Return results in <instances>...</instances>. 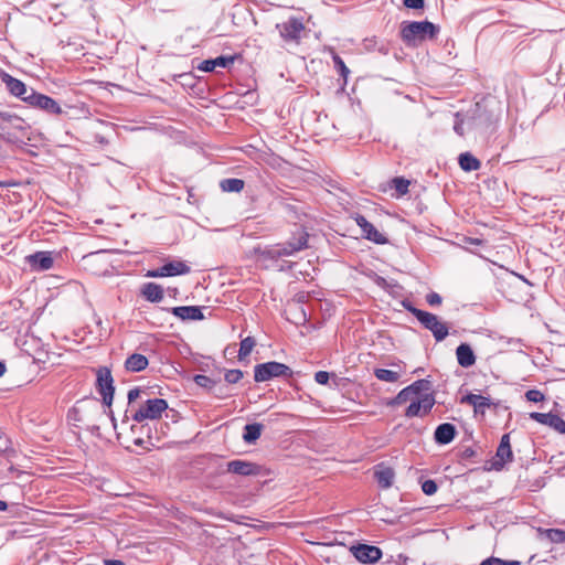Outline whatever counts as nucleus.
<instances>
[{
	"instance_id": "1",
	"label": "nucleus",
	"mask_w": 565,
	"mask_h": 565,
	"mask_svg": "<svg viewBox=\"0 0 565 565\" xmlns=\"http://www.w3.org/2000/svg\"><path fill=\"white\" fill-rule=\"evenodd\" d=\"M500 115V103L494 99H486L476 104L466 124L479 134L490 135L495 131Z\"/></svg>"
},
{
	"instance_id": "2",
	"label": "nucleus",
	"mask_w": 565,
	"mask_h": 565,
	"mask_svg": "<svg viewBox=\"0 0 565 565\" xmlns=\"http://www.w3.org/2000/svg\"><path fill=\"white\" fill-rule=\"evenodd\" d=\"M30 126L19 116L2 111V140L17 148L26 145Z\"/></svg>"
},
{
	"instance_id": "3",
	"label": "nucleus",
	"mask_w": 565,
	"mask_h": 565,
	"mask_svg": "<svg viewBox=\"0 0 565 565\" xmlns=\"http://www.w3.org/2000/svg\"><path fill=\"white\" fill-rule=\"evenodd\" d=\"M439 32V26L429 21H412L401 24V38L411 46L426 40H434Z\"/></svg>"
},
{
	"instance_id": "4",
	"label": "nucleus",
	"mask_w": 565,
	"mask_h": 565,
	"mask_svg": "<svg viewBox=\"0 0 565 565\" xmlns=\"http://www.w3.org/2000/svg\"><path fill=\"white\" fill-rule=\"evenodd\" d=\"M403 307L416 317L425 329L433 333L437 342L446 339L449 333L448 327L436 315L418 309L409 301H403Z\"/></svg>"
},
{
	"instance_id": "5",
	"label": "nucleus",
	"mask_w": 565,
	"mask_h": 565,
	"mask_svg": "<svg viewBox=\"0 0 565 565\" xmlns=\"http://www.w3.org/2000/svg\"><path fill=\"white\" fill-rule=\"evenodd\" d=\"M308 246V234L302 232L299 237L292 238L291 241L270 246L263 252V255L269 259H277L284 256H291L296 252L307 248Z\"/></svg>"
},
{
	"instance_id": "6",
	"label": "nucleus",
	"mask_w": 565,
	"mask_h": 565,
	"mask_svg": "<svg viewBox=\"0 0 565 565\" xmlns=\"http://www.w3.org/2000/svg\"><path fill=\"white\" fill-rule=\"evenodd\" d=\"M294 374L292 370L280 362L270 361L260 363L254 367V380L255 382H267L274 377H291Z\"/></svg>"
},
{
	"instance_id": "7",
	"label": "nucleus",
	"mask_w": 565,
	"mask_h": 565,
	"mask_svg": "<svg viewBox=\"0 0 565 565\" xmlns=\"http://www.w3.org/2000/svg\"><path fill=\"white\" fill-rule=\"evenodd\" d=\"M276 29L285 42L299 44L305 24L301 18L291 17L285 22L277 23Z\"/></svg>"
},
{
	"instance_id": "8",
	"label": "nucleus",
	"mask_w": 565,
	"mask_h": 565,
	"mask_svg": "<svg viewBox=\"0 0 565 565\" xmlns=\"http://www.w3.org/2000/svg\"><path fill=\"white\" fill-rule=\"evenodd\" d=\"M168 408V403L162 398L148 399L134 415L135 422L141 423L145 419H157Z\"/></svg>"
},
{
	"instance_id": "9",
	"label": "nucleus",
	"mask_w": 565,
	"mask_h": 565,
	"mask_svg": "<svg viewBox=\"0 0 565 565\" xmlns=\"http://www.w3.org/2000/svg\"><path fill=\"white\" fill-rule=\"evenodd\" d=\"M96 386L98 393L103 397V404L110 408L114 398L115 386L113 375L109 369L100 367L97 371Z\"/></svg>"
},
{
	"instance_id": "10",
	"label": "nucleus",
	"mask_w": 565,
	"mask_h": 565,
	"mask_svg": "<svg viewBox=\"0 0 565 565\" xmlns=\"http://www.w3.org/2000/svg\"><path fill=\"white\" fill-rule=\"evenodd\" d=\"M25 103L51 115H60L62 113V108L55 99L35 90L28 95Z\"/></svg>"
},
{
	"instance_id": "11",
	"label": "nucleus",
	"mask_w": 565,
	"mask_h": 565,
	"mask_svg": "<svg viewBox=\"0 0 565 565\" xmlns=\"http://www.w3.org/2000/svg\"><path fill=\"white\" fill-rule=\"evenodd\" d=\"M190 270H191L190 266H188L184 262H182V260H172V262H169V263L164 264L163 266H161L159 268L149 270L147 276L148 277H153V278H157V277H173V276L189 274Z\"/></svg>"
},
{
	"instance_id": "12",
	"label": "nucleus",
	"mask_w": 565,
	"mask_h": 565,
	"mask_svg": "<svg viewBox=\"0 0 565 565\" xmlns=\"http://www.w3.org/2000/svg\"><path fill=\"white\" fill-rule=\"evenodd\" d=\"M353 556L361 563L372 564L382 557V551L374 545L358 544L350 548Z\"/></svg>"
},
{
	"instance_id": "13",
	"label": "nucleus",
	"mask_w": 565,
	"mask_h": 565,
	"mask_svg": "<svg viewBox=\"0 0 565 565\" xmlns=\"http://www.w3.org/2000/svg\"><path fill=\"white\" fill-rule=\"evenodd\" d=\"M435 404V399L431 395L426 394L423 397L414 398L408 407L406 408L405 416L407 417H416L424 416L430 412Z\"/></svg>"
},
{
	"instance_id": "14",
	"label": "nucleus",
	"mask_w": 565,
	"mask_h": 565,
	"mask_svg": "<svg viewBox=\"0 0 565 565\" xmlns=\"http://www.w3.org/2000/svg\"><path fill=\"white\" fill-rule=\"evenodd\" d=\"M356 224L362 230L363 236L379 245L386 244L388 239L382 234L372 223H370L363 215L358 214L355 217Z\"/></svg>"
},
{
	"instance_id": "15",
	"label": "nucleus",
	"mask_w": 565,
	"mask_h": 565,
	"mask_svg": "<svg viewBox=\"0 0 565 565\" xmlns=\"http://www.w3.org/2000/svg\"><path fill=\"white\" fill-rule=\"evenodd\" d=\"M513 460V452L510 445V435L504 434L501 437L499 447L495 452V460L492 463V467L495 470H501L507 462H511Z\"/></svg>"
},
{
	"instance_id": "16",
	"label": "nucleus",
	"mask_w": 565,
	"mask_h": 565,
	"mask_svg": "<svg viewBox=\"0 0 565 565\" xmlns=\"http://www.w3.org/2000/svg\"><path fill=\"white\" fill-rule=\"evenodd\" d=\"M227 471L244 477L258 476L260 466L252 461L235 459L227 462Z\"/></svg>"
},
{
	"instance_id": "17",
	"label": "nucleus",
	"mask_w": 565,
	"mask_h": 565,
	"mask_svg": "<svg viewBox=\"0 0 565 565\" xmlns=\"http://www.w3.org/2000/svg\"><path fill=\"white\" fill-rule=\"evenodd\" d=\"M2 83L6 84L8 90L12 96L20 98L24 103L28 95L31 94L32 90H34L32 87H26V85L20 79L12 77L11 75L4 72H2Z\"/></svg>"
},
{
	"instance_id": "18",
	"label": "nucleus",
	"mask_w": 565,
	"mask_h": 565,
	"mask_svg": "<svg viewBox=\"0 0 565 565\" xmlns=\"http://www.w3.org/2000/svg\"><path fill=\"white\" fill-rule=\"evenodd\" d=\"M33 270L43 271L53 267L54 259L51 252H36L25 257Z\"/></svg>"
},
{
	"instance_id": "19",
	"label": "nucleus",
	"mask_w": 565,
	"mask_h": 565,
	"mask_svg": "<svg viewBox=\"0 0 565 565\" xmlns=\"http://www.w3.org/2000/svg\"><path fill=\"white\" fill-rule=\"evenodd\" d=\"M235 58H236V56H234V55L233 56L221 55V56H217L216 58L203 60L200 62V64L196 66V68L199 71L205 72V73L214 72L216 67L228 68L234 64Z\"/></svg>"
},
{
	"instance_id": "20",
	"label": "nucleus",
	"mask_w": 565,
	"mask_h": 565,
	"mask_svg": "<svg viewBox=\"0 0 565 565\" xmlns=\"http://www.w3.org/2000/svg\"><path fill=\"white\" fill-rule=\"evenodd\" d=\"M457 435L455 425L450 423H443L438 425L434 433L435 443L438 445L450 444Z\"/></svg>"
},
{
	"instance_id": "21",
	"label": "nucleus",
	"mask_w": 565,
	"mask_h": 565,
	"mask_svg": "<svg viewBox=\"0 0 565 565\" xmlns=\"http://www.w3.org/2000/svg\"><path fill=\"white\" fill-rule=\"evenodd\" d=\"M173 316L181 320H202L204 319L201 307L198 306H180L170 310Z\"/></svg>"
},
{
	"instance_id": "22",
	"label": "nucleus",
	"mask_w": 565,
	"mask_h": 565,
	"mask_svg": "<svg viewBox=\"0 0 565 565\" xmlns=\"http://www.w3.org/2000/svg\"><path fill=\"white\" fill-rule=\"evenodd\" d=\"M458 364L462 367H470L476 363V355L471 347L467 343H461L456 349Z\"/></svg>"
},
{
	"instance_id": "23",
	"label": "nucleus",
	"mask_w": 565,
	"mask_h": 565,
	"mask_svg": "<svg viewBox=\"0 0 565 565\" xmlns=\"http://www.w3.org/2000/svg\"><path fill=\"white\" fill-rule=\"evenodd\" d=\"M461 403L469 404L473 406L475 412L483 413L486 408L490 407L491 402L489 397L478 395V394H468L461 398Z\"/></svg>"
},
{
	"instance_id": "24",
	"label": "nucleus",
	"mask_w": 565,
	"mask_h": 565,
	"mask_svg": "<svg viewBox=\"0 0 565 565\" xmlns=\"http://www.w3.org/2000/svg\"><path fill=\"white\" fill-rule=\"evenodd\" d=\"M141 295L150 302H159L163 299V288L154 282H147L142 286Z\"/></svg>"
},
{
	"instance_id": "25",
	"label": "nucleus",
	"mask_w": 565,
	"mask_h": 565,
	"mask_svg": "<svg viewBox=\"0 0 565 565\" xmlns=\"http://www.w3.org/2000/svg\"><path fill=\"white\" fill-rule=\"evenodd\" d=\"M149 364L148 359L143 354L134 353L129 355L125 362V367L129 372H141Z\"/></svg>"
},
{
	"instance_id": "26",
	"label": "nucleus",
	"mask_w": 565,
	"mask_h": 565,
	"mask_svg": "<svg viewBox=\"0 0 565 565\" xmlns=\"http://www.w3.org/2000/svg\"><path fill=\"white\" fill-rule=\"evenodd\" d=\"M263 429L264 425L260 423L245 425L243 431V440L248 445L255 444L256 440L259 439Z\"/></svg>"
},
{
	"instance_id": "27",
	"label": "nucleus",
	"mask_w": 565,
	"mask_h": 565,
	"mask_svg": "<svg viewBox=\"0 0 565 565\" xmlns=\"http://www.w3.org/2000/svg\"><path fill=\"white\" fill-rule=\"evenodd\" d=\"M394 470L392 468H382L375 471V478L380 487L387 489L393 484L394 481Z\"/></svg>"
},
{
	"instance_id": "28",
	"label": "nucleus",
	"mask_w": 565,
	"mask_h": 565,
	"mask_svg": "<svg viewBox=\"0 0 565 565\" xmlns=\"http://www.w3.org/2000/svg\"><path fill=\"white\" fill-rule=\"evenodd\" d=\"M459 166L463 171H476L481 167V162L471 153L465 152L459 156Z\"/></svg>"
},
{
	"instance_id": "29",
	"label": "nucleus",
	"mask_w": 565,
	"mask_h": 565,
	"mask_svg": "<svg viewBox=\"0 0 565 565\" xmlns=\"http://www.w3.org/2000/svg\"><path fill=\"white\" fill-rule=\"evenodd\" d=\"M244 180L236 178L223 179L220 182V186L224 192H241L244 189Z\"/></svg>"
},
{
	"instance_id": "30",
	"label": "nucleus",
	"mask_w": 565,
	"mask_h": 565,
	"mask_svg": "<svg viewBox=\"0 0 565 565\" xmlns=\"http://www.w3.org/2000/svg\"><path fill=\"white\" fill-rule=\"evenodd\" d=\"M255 344L256 341L253 337H246L245 339H243L239 344L238 359L242 361L245 358H247L250 354Z\"/></svg>"
},
{
	"instance_id": "31",
	"label": "nucleus",
	"mask_w": 565,
	"mask_h": 565,
	"mask_svg": "<svg viewBox=\"0 0 565 565\" xmlns=\"http://www.w3.org/2000/svg\"><path fill=\"white\" fill-rule=\"evenodd\" d=\"M374 374L380 381L388 383H394L399 379V374L397 372L387 369H376Z\"/></svg>"
},
{
	"instance_id": "32",
	"label": "nucleus",
	"mask_w": 565,
	"mask_h": 565,
	"mask_svg": "<svg viewBox=\"0 0 565 565\" xmlns=\"http://www.w3.org/2000/svg\"><path fill=\"white\" fill-rule=\"evenodd\" d=\"M414 398L416 397L412 394L411 387H405L390 402V405H401L412 402Z\"/></svg>"
},
{
	"instance_id": "33",
	"label": "nucleus",
	"mask_w": 565,
	"mask_h": 565,
	"mask_svg": "<svg viewBox=\"0 0 565 565\" xmlns=\"http://www.w3.org/2000/svg\"><path fill=\"white\" fill-rule=\"evenodd\" d=\"M15 185V183H7L2 181V203H6L7 201L9 203L17 202L20 198V194L17 192H11L10 186Z\"/></svg>"
},
{
	"instance_id": "34",
	"label": "nucleus",
	"mask_w": 565,
	"mask_h": 565,
	"mask_svg": "<svg viewBox=\"0 0 565 565\" xmlns=\"http://www.w3.org/2000/svg\"><path fill=\"white\" fill-rule=\"evenodd\" d=\"M332 61H333L335 70L339 72L341 77L347 83V78H348V76L350 74V70L347 67V65L343 62V60L337 53L332 54Z\"/></svg>"
},
{
	"instance_id": "35",
	"label": "nucleus",
	"mask_w": 565,
	"mask_h": 565,
	"mask_svg": "<svg viewBox=\"0 0 565 565\" xmlns=\"http://www.w3.org/2000/svg\"><path fill=\"white\" fill-rule=\"evenodd\" d=\"M392 184L399 195H405L408 192L411 182L404 178L396 177L392 180Z\"/></svg>"
},
{
	"instance_id": "36",
	"label": "nucleus",
	"mask_w": 565,
	"mask_h": 565,
	"mask_svg": "<svg viewBox=\"0 0 565 565\" xmlns=\"http://www.w3.org/2000/svg\"><path fill=\"white\" fill-rule=\"evenodd\" d=\"M479 565H521V562L514 559L507 561L500 557L490 556L483 559Z\"/></svg>"
},
{
	"instance_id": "37",
	"label": "nucleus",
	"mask_w": 565,
	"mask_h": 565,
	"mask_svg": "<svg viewBox=\"0 0 565 565\" xmlns=\"http://www.w3.org/2000/svg\"><path fill=\"white\" fill-rule=\"evenodd\" d=\"M548 427L565 435V420L556 414H552L550 418Z\"/></svg>"
},
{
	"instance_id": "38",
	"label": "nucleus",
	"mask_w": 565,
	"mask_h": 565,
	"mask_svg": "<svg viewBox=\"0 0 565 565\" xmlns=\"http://www.w3.org/2000/svg\"><path fill=\"white\" fill-rule=\"evenodd\" d=\"M546 536L553 543H565V531L561 529H550Z\"/></svg>"
},
{
	"instance_id": "39",
	"label": "nucleus",
	"mask_w": 565,
	"mask_h": 565,
	"mask_svg": "<svg viewBox=\"0 0 565 565\" xmlns=\"http://www.w3.org/2000/svg\"><path fill=\"white\" fill-rule=\"evenodd\" d=\"M408 387H411V392L415 397H418L419 393L424 390L429 388V381L427 380H418L411 384Z\"/></svg>"
},
{
	"instance_id": "40",
	"label": "nucleus",
	"mask_w": 565,
	"mask_h": 565,
	"mask_svg": "<svg viewBox=\"0 0 565 565\" xmlns=\"http://www.w3.org/2000/svg\"><path fill=\"white\" fill-rule=\"evenodd\" d=\"M552 414L553 413H536V412H533V413L530 414V417L533 420H535V422H537V423H540L542 425L548 426L550 418L552 417Z\"/></svg>"
},
{
	"instance_id": "41",
	"label": "nucleus",
	"mask_w": 565,
	"mask_h": 565,
	"mask_svg": "<svg viewBox=\"0 0 565 565\" xmlns=\"http://www.w3.org/2000/svg\"><path fill=\"white\" fill-rule=\"evenodd\" d=\"M243 377V372L241 370H228L225 373V381L230 384L237 383Z\"/></svg>"
},
{
	"instance_id": "42",
	"label": "nucleus",
	"mask_w": 565,
	"mask_h": 565,
	"mask_svg": "<svg viewBox=\"0 0 565 565\" xmlns=\"http://www.w3.org/2000/svg\"><path fill=\"white\" fill-rule=\"evenodd\" d=\"M194 382L199 386L205 387V388H211L215 384V382L211 377H209L206 375H202V374L195 375Z\"/></svg>"
},
{
	"instance_id": "43",
	"label": "nucleus",
	"mask_w": 565,
	"mask_h": 565,
	"mask_svg": "<svg viewBox=\"0 0 565 565\" xmlns=\"http://www.w3.org/2000/svg\"><path fill=\"white\" fill-rule=\"evenodd\" d=\"M437 489H438L437 483L431 479L425 480L422 483V490L427 495L435 494L437 492Z\"/></svg>"
},
{
	"instance_id": "44",
	"label": "nucleus",
	"mask_w": 565,
	"mask_h": 565,
	"mask_svg": "<svg viewBox=\"0 0 565 565\" xmlns=\"http://www.w3.org/2000/svg\"><path fill=\"white\" fill-rule=\"evenodd\" d=\"M525 396H526L527 401L534 402V403H537V402H541V401L544 399L543 393H541L537 390H530V391H527L525 393Z\"/></svg>"
},
{
	"instance_id": "45",
	"label": "nucleus",
	"mask_w": 565,
	"mask_h": 565,
	"mask_svg": "<svg viewBox=\"0 0 565 565\" xmlns=\"http://www.w3.org/2000/svg\"><path fill=\"white\" fill-rule=\"evenodd\" d=\"M403 4L408 9H423L425 0H403Z\"/></svg>"
},
{
	"instance_id": "46",
	"label": "nucleus",
	"mask_w": 565,
	"mask_h": 565,
	"mask_svg": "<svg viewBox=\"0 0 565 565\" xmlns=\"http://www.w3.org/2000/svg\"><path fill=\"white\" fill-rule=\"evenodd\" d=\"M329 379H330V374L326 371H319L315 374L316 382L321 385L328 384Z\"/></svg>"
},
{
	"instance_id": "47",
	"label": "nucleus",
	"mask_w": 565,
	"mask_h": 565,
	"mask_svg": "<svg viewBox=\"0 0 565 565\" xmlns=\"http://www.w3.org/2000/svg\"><path fill=\"white\" fill-rule=\"evenodd\" d=\"M426 301L430 306H439L443 299L437 292H430L426 296Z\"/></svg>"
},
{
	"instance_id": "48",
	"label": "nucleus",
	"mask_w": 565,
	"mask_h": 565,
	"mask_svg": "<svg viewBox=\"0 0 565 565\" xmlns=\"http://www.w3.org/2000/svg\"><path fill=\"white\" fill-rule=\"evenodd\" d=\"M140 393H141V391L138 387L130 390L128 392V402L129 403L135 402L139 397Z\"/></svg>"
},
{
	"instance_id": "49",
	"label": "nucleus",
	"mask_w": 565,
	"mask_h": 565,
	"mask_svg": "<svg viewBox=\"0 0 565 565\" xmlns=\"http://www.w3.org/2000/svg\"><path fill=\"white\" fill-rule=\"evenodd\" d=\"M3 456L10 460L12 457H15V450L7 446L4 449H2V457Z\"/></svg>"
},
{
	"instance_id": "50",
	"label": "nucleus",
	"mask_w": 565,
	"mask_h": 565,
	"mask_svg": "<svg viewBox=\"0 0 565 565\" xmlns=\"http://www.w3.org/2000/svg\"><path fill=\"white\" fill-rule=\"evenodd\" d=\"M463 124L465 121H460V122H456V125L454 126V130L459 135V136H463Z\"/></svg>"
},
{
	"instance_id": "51",
	"label": "nucleus",
	"mask_w": 565,
	"mask_h": 565,
	"mask_svg": "<svg viewBox=\"0 0 565 565\" xmlns=\"http://www.w3.org/2000/svg\"><path fill=\"white\" fill-rule=\"evenodd\" d=\"M475 455H476V451H475L472 448H470V447L466 448V449L462 451V458H466V459H467V458H471V457H473Z\"/></svg>"
},
{
	"instance_id": "52",
	"label": "nucleus",
	"mask_w": 565,
	"mask_h": 565,
	"mask_svg": "<svg viewBox=\"0 0 565 565\" xmlns=\"http://www.w3.org/2000/svg\"><path fill=\"white\" fill-rule=\"evenodd\" d=\"M105 565H126L125 562L120 559H104Z\"/></svg>"
},
{
	"instance_id": "53",
	"label": "nucleus",
	"mask_w": 565,
	"mask_h": 565,
	"mask_svg": "<svg viewBox=\"0 0 565 565\" xmlns=\"http://www.w3.org/2000/svg\"><path fill=\"white\" fill-rule=\"evenodd\" d=\"M99 254H100L99 252H98V253L90 254V255H88V256H85V259H86V260H92V259H94L95 257H97Z\"/></svg>"
},
{
	"instance_id": "54",
	"label": "nucleus",
	"mask_w": 565,
	"mask_h": 565,
	"mask_svg": "<svg viewBox=\"0 0 565 565\" xmlns=\"http://www.w3.org/2000/svg\"><path fill=\"white\" fill-rule=\"evenodd\" d=\"M22 363H23L24 365H34V362H33V361H31L29 358H24V359H23V361H22Z\"/></svg>"
},
{
	"instance_id": "55",
	"label": "nucleus",
	"mask_w": 565,
	"mask_h": 565,
	"mask_svg": "<svg viewBox=\"0 0 565 565\" xmlns=\"http://www.w3.org/2000/svg\"><path fill=\"white\" fill-rule=\"evenodd\" d=\"M29 381H30V380H28V379H23L21 382H18V383L12 382L11 384H12V385H17V386H21L23 383H26V382H29Z\"/></svg>"
},
{
	"instance_id": "56",
	"label": "nucleus",
	"mask_w": 565,
	"mask_h": 565,
	"mask_svg": "<svg viewBox=\"0 0 565 565\" xmlns=\"http://www.w3.org/2000/svg\"><path fill=\"white\" fill-rule=\"evenodd\" d=\"M11 303L13 305L14 308H17L18 306H21V301L20 300H14Z\"/></svg>"
},
{
	"instance_id": "57",
	"label": "nucleus",
	"mask_w": 565,
	"mask_h": 565,
	"mask_svg": "<svg viewBox=\"0 0 565 565\" xmlns=\"http://www.w3.org/2000/svg\"><path fill=\"white\" fill-rule=\"evenodd\" d=\"M7 509H8V504L4 501H2V512H4Z\"/></svg>"
},
{
	"instance_id": "58",
	"label": "nucleus",
	"mask_w": 565,
	"mask_h": 565,
	"mask_svg": "<svg viewBox=\"0 0 565 565\" xmlns=\"http://www.w3.org/2000/svg\"><path fill=\"white\" fill-rule=\"evenodd\" d=\"M1 369H2V375H4V373L7 372V369H6V364L3 362H2Z\"/></svg>"
},
{
	"instance_id": "59",
	"label": "nucleus",
	"mask_w": 565,
	"mask_h": 565,
	"mask_svg": "<svg viewBox=\"0 0 565 565\" xmlns=\"http://www.w3.org/2000/svg\"><path fill=\"white\" fill-rule=\"evenodd\" d=\"M110 415H113V412L109 409ZM111 420L115 423V417L111 416Z\"/></svg>"
},
{
	"instance_id": "60",
	"label": "nucleus",
	"mask_w": 565,
	"mask_h": 565,
	"mask_svg": "<svg viewBox=\"0 0 565 565\" xmlns=\"http://www.w3.org/2000/svg\"><path fill=\"white\" fill-rule=\"evenodd\" d=\"M141 443H142V440H141V439H137V440H136V444H137V445H140Z\"/></svg>"
},
{
	"instance_id": "61",
	"label": "nucleus",
	"mask_w": 565,
	"mask_h": 565,
	"mask_svg": "<svg viewBox=\"0 0 565 565\" xmlns=\"http://www.w3.org/2000/svg\"><path fill=\"white\" fill-rule=\"evenodd\" d=\"M8 470L12 471L13 470V466L12 463L9 466Z\"/></svg>"
}]
</instances>
